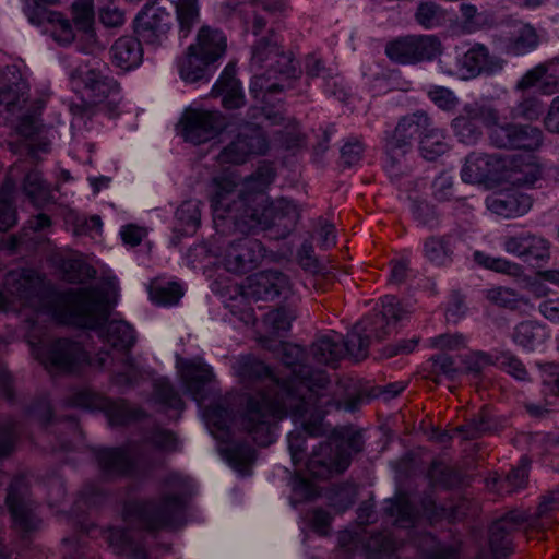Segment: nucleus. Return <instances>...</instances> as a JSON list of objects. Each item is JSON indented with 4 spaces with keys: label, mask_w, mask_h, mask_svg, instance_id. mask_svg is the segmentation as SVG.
Instances as JSON below:
<instances>
[{
    "label": "nucleus",
    "mask_w": 559,
    "mask_h": 559,
    "mask_svg": "<svg viewBox=\"0 0 559 559\" xmlns=\"http://www.w3.org/2000/svg\"><path fill=\"white\" fill-rule=\"evenodd\" d=\"M23 190L26 197L29 198L37 207L50 201V189L44 181L41 173L37 169L31 170L26 177H24Z\"/></svg>",
    "instance_id": "40"
},
{
    "label": "nucleus",
    "mask_w": 559,
    "mask_h": 559,
    "mask_svg": "<svg viewBox=\"0 0 559 559\" xmlns=\"http://www.w3.org/2000/svg\"><path fill=\"white\" fill-rule=\"evenodd\" d=\"M110 549L121 559H154L152 558L138 534L120 527H110L105 533Z\"/></svg>",
    "instance_id": "27"
},
{
    "label": "nucleus",
    "mask_w": 559,
    "mask_h": 559,
    "mask_svg": "<svg viewBox=\"0 0 559 559\" xmlns=\"http://www.w3.org/2000/svg\"><path fill=\"white\" fill-rule=\"evenodd\" d=\"M528 462L525 459H521L516 467L512 468L509 474L501 479L498 475H495L487 479V487L491 490H497L500 495H509V492H515L525 486L527 477Z\"/></svg>",
    "instance_id": "34"
},
{
    "label": "nucleus",
    "mask_w": 559,
    "mask_h": 559,
    "mask_svg": "<svg viewBox=\"0 0 559 559\" xmlns=\"http://www.w3.org/2000/svg\"><path fill=\"white\" fill-rule=\"evenodd\" d=\"M472 260L485 270L508 274L509 276H516L521 271V267L516 263L501 257H491L483 251H474Z\"/></svg>",
    "instance_id": "43"
},
{
    "label": "nucleus",
    "mask_w": 559,
    "mask_h": 559,
    "mask_svg": "<svg viewBox=\"0 0 559 559\" xmlns=\"http://www.w3.org/2000/svg\"><path fill=\"white\" fill-rule=\"evenodd\" d=\"M143 47L131 36L117 39L110 48L111 62L123 71L136 68L143 61Z\"/></svg>",
    "instance_id": "29"
},
{
    "label": "nucleus",
    "mask_w": 559,
    "mask_h": 559,
    "mask_svg": "<svg viewBox=\"0 0 559 559\" xmlns=\"http://www.w3.org/2000/svg\"><path fill=\"white\" fill-rule=\"evenodd\" d=\"M385 53L389 58L400 63H414V40L413 36H406L390 43Z\"/></svg>",
    "instance_id": "53"
},
{
    "label": "nucleus",
    "mask_w": 559,
    "mask_h": 559,
    "mask_svg": "<svg viewBox=\"0 0 559 559\" xmlns=\"http://www.w3.org/2000/svg\"><path fill=\"white\" fill-rule=\"evenodd\" d=\"M201 206L198 200H187L177 209L176 227L183 235H192L201 225Z\"/></svg>",
    "instance_id": "36"
},
{
    "label": "nucleus",
    "mask_w": 559,
    "mask_h": 559,
    "mask_svg": "<svg viewBox=\"0 0 559 559\" xmlns=\"http://www.w3.org/2000/svg\"><path fill=\"white\" fill-rule=\"evenodd\" d=\"M385 510L391 516L396 518L395 522L401 527L413 526L418 515V511L413 507L409 498L403 493L395 497L394 500H390Z\"/></svg>",
    "instance_id": "42"
},
{
    "label": "nucleus",
    "mask_w": 559,
    "mask_h": 559,
    "mask_svg": "<svg viewBox=\"0 0 559 559\" xmlns=\"http://www.w3.org/2000/svg\"><path fill=\"white\" fill-rule=\"evenodd\" d=\"M72 15L78 29L91 33L95 16L93 0H75L72 3Z\"/></svg>",
    "instance_id": "52"
},
{
    "label": "nucleus",
    "mask_w": 559,
    "mask_h": 559,
    "mask_svg": "<svg viewBox=\"0 0 559 559\" xmlns=\"http://www.w3.org/2000/svg\"><path fill=\"white\" fill-rule=\"evenodd\" d=\"M304 522L316 533L325 536L330 532L331 515L328 511L316 509L302 518Z\"/></svg>",
    "instance_id": "56"
},
{
    "label": "nucleus",
    "mask_w": 559,
    "mask_h": 559,
    "mask_svg": "<svg viewBox=\"0 0 559 559\" xmlns=\"http://www.w3.org/2000/svg\"><path fill=\"white\" fill-rule=\"evenodd\" d=\"M499 121L500 114L488 99L474 100L461 108L451 121V129L457 142L475 145L483 139L485 127L491 140V129L499 126Z\"/></svg>",
    "instance_id": "13"
},
{
    "label": "nucleus",
    "mask_w": 559,
    "mask_h": 559,
    "mask_svg": "<svg viewBox=\"0 0 559 559\" xmlns=\"http://www.w3.org/2000/svg\"><path fill=\"white\" fill-rule=\"evenodd\" d=\"M432 123L425 111H417L403 117L385 146L384 169L392 180L399 179L406 171L403 158L411 148L412 141L423 136Z\"/></svg>",
    "instance_id": "12"
},
{
    "label": "nucleus",
    "mask_w": 559,
    "mask_h": 559,
    "mask_svg": "<svg viewBox=\"0 0 559 559\" xmlns=\"http://www.w3.org/2000/svg\"><path fill=\"white\" fill-rule=\"evenodd\" d=\"M543 143V131L533 126L500 123L491 129V144L499 148L537 150Z\"/></svg>",
    "instance_id": "21"
},
{
    "label": "nucleus",
    "mask_w": 559,
    "mask_h": 559,
    "mask_svg": "<svg viewBox=\"0 0 559 559\" xmlns=\"http://www.w3.org/2000/svg\"><path fill=\"white\" fill-rule=\"evenodd\" d=\"M269 148V141L260 126L245 122L237 128L235 139L219 153L218 162L224 165H241L251 156L262 155Z\"/></svg>",
    "instance_id": "16"
},
{
    "label": "nucleus",
    "mask_w": 559,
    "mask_h": 559,
    "mask_svg": "<svg viewBox=\"0 0 559 559\" xmlns=\"http://www.w3.org/2000/svg\"><path fill=\"white\" fill-rule=\"evenodd\" d=\"M262 243L251 237L230 242L222 254V264L228 272L245 274L252 271L264 258Z\"/></svg>",
    "instance_id": "19"
},
{
    "label": "nucleus",
    "mask_w": 559,
    "mask_h": 559,
    "mask_svg": "<svg viewBox=\"0 0 559 559\" xmlns=\"http://www.w3.org/2000/svg\"><path fill=\"white\" fill-rule=\"evenodd\" d=\"M425 258L437 266H444L451 262L452 248L447 236H431L424 241Z\"/></svg>",
    "instance_id": "39"
},
{
    "label": "nucleus",
    "mask_w": 559,
    "mask_h": 559,
    "mask_svg": "<svg viewBox=\"0 0 559 559\" xmlns=\"http://www.w3.org/2000/svg\"><path fill=\"white\" fill-rule=\"evenodd\" d=\"M177 20L179 23V36L186 38L198 21V2L195 0H177Z\"/></svg>",
    "instance_id": "47"
},
{
    "label": "nucleus",
    "mask_w": 559,
    "mask_h": 559,
    "mask_svg": "<svg viewBox=\"0 0 559 559\" xmlns=\"http://www.w3.org/2000/svg\"><path fill=\"white\" fill-rule=\"evenodd\" d=\"M415 19H417L418 24L430 29L440 26L445 15L441 7L435 1H424L417 5Z\"/></svg>",
    "instance_id": "48"
},
{
    "label": "nucleus",
    "mask_w": 559,
    "mask_h": 559,
    "mask_svg": "<svg viewBox=\"0 0 559 559\" xmlns=\"http://www.w3.org/2000/svg\"><path fill=\"white\" fill-rule=\"evenodd\" d=\"M72 90L81 96L83 104H73L70 111L73 122L91 118L93 108L104 112H114L120 102V86L107 74L99 62H79L69 73Z\"/></svg>",
    "instance_id": "7"
},
{
    "label": "nucleus",
    "mask_w": 559,
    "mask_h": 559,
    "mask_svg": "<svg viewBox=\"0 0 559 559\" xmlns=\"http://www.w3.org/2000/svg\"><path fill=\"white\" fill-rule=\"evenodd\" d=\"M548 337L545 325L536 322H523L514 328L513 341L527 350L538 348Z\"/></svg>",
    "instance_id": "35"
},
{
    "label": "nucleus",
    "mask_w": 559,
    "mask_h": 559,
    "mask_svg": "<svg viewBox=\"0 0 559 559\" xmlns=\"http://www.w3.org/2000/svg\"><path fill=\"white\" fill-rule=\"evenodd\" d=\"M275 178L272 166L264 164L240 183L234 170L215 176L210 186L214 223L217 229L240 231L266 229L285 222L288 226L299 216L296 204L285 198L271 201L266 193Z\"/></svg>",
    "instance_id": "3"
},
{
    "label": "nucleus",
    "mask_w": 559,
    "mask_h": 559,
    "mask_svg": "<svg viewBox=\"0 0 559 559\" xmlns=\"http://www.w3.org/2000/svg\"><path fill=\"white\" fill-rule=\"evenodd\" d=\"M460 11L462 14L463 27L467 33H474L479 29L490 27L495 23L493 13L487 10L479 11L474 4L461 3Z\"/></svg>",
    "instance_id": "41"
},
{
    "label": "nucleus",
    "mask_w": 559,
    "mask_h": 559,
    "mask_svg": "<svg viewBox=\"0 0 559 559\" xmlns=\"http://www.w3.org/2000/svg\"><path fill=\"white\" fill-rule=\"evenodd\" d=\"M192 46L197 53L214 62L225 53L226 37L221 31L204 26L197 36V45Z\"/></svg>",
    "instance_id": "32"
},
{
    "label": "nucleus",
    "mask_w": 559,
    "mask_h": 559,
    "mask_svg": "<svg viewBox=\"0 0 559 559\" xmlns=\"http://www.w3.org/2000/svg\"><path fill=\"white\" fill-rule=\"evenodd\" d=\"M17 485L19 481H15L10 486L7 503L15 527L21 532H31L38 527L40 519L35 512L32 499L24 493H20Z\"/></svg>",
    "instance_id": "26"
},
{
    "label": "nucleus",
    "mask_w": 559,
    "mask_h": 559,
    "mask_svg": "<svg viewBox=\"0 0 559 559\" xmlns=\"http://www.w3.org/2000/svg\"><path fill=\"white\" fill-rule=\"evenodd\" d=\"M544 112L543 103L535 97L523 98L512 110L511 114L514 118L522 117L527 120L538 119Z\"/></svg>",
    "instance_id": "55"
},
{
    "label": "nucleus",
    "mask_w": 559,
    "mask_h": 559,
    "mask_svg": "<svg viewBox=\"0 0 559 559\" xmlns=\"http://www.w3.org/2000/svg\"><path fill=\"white\" fill-rule=\"evenodd\" d=\"M235 72L234 64H227L212 90L213 95L222 97L225 108H240L243 104L242 88Z\"/></svg>",
    "instance_id": "30"
},
{
    "label": "nucleus",
    "mask_w": 559,
    "mask_h": 559,
    "mask_svg": "<svg viewBox=\"0 0 559 559\" xmlns=\"http://www.w3.org/2000/svg\"><path fill=\"white\" fill-rule=\"evenodd\" d=\"M486 205L500 217H521L532 209V199L518 191L500 192L488 197Z\"/></svg>",
    "instance_id": "28"
},
{
    "label": "nucleus",
    "mask_w": 559,
    "mask_h": 559,
    "mask_svg": "<svg viewBox=\"0 0 559 559\" xmlns=\"http://www.w3.org/2000/svg\"><path fill=\"white\" fill-rule=\"evenodd\" d=\"M546 175V169L532 156L503 157L501 183L513 186H533Z\"/></svg>",
    "instance_id": "23"
},
{
    "label": "nucleus",
    "mask_w": 559,
    "mask_h": 559,
    "mask_svg": "<svg viewBox=\"0 0 559 559\" xmlns=\"http://www.w3.org/2000/svg\"><path fill=\"white\" fill-rule=\"evenodd\" d=\"M296 319V312L292 307H281L270 311L264 318V326L267 331L265 337H270L273 342L272 336L278 337V340L286 334L292 325V322Z\"/></svg>",
    "instance_id": "37"
},
{
    "label": "nucleus",
    "mask_w": 559,
    "mask_h": 559,
    "mask_svg": "<svg viewBox=\"0 0 559 559\" xmlns=\"http://www.w3.org/2000/svg\"><path fill=\"white\" fill-rule=\"evenodd\" d=\"M251 86L249 92L257 99L265 100L267 94L275 93L285 87L281 82H270L278 73L281 80H292L298 76V71L290 55L280 47L278 36L271 32L260 38L251 50Z\"/></svg>",
    "instance_id": "8"
},
{
    "label": "nucleus",
    "mask_w": 559,
    "mask_h": 559,
    "mask_svg": "<svg viewBox=\"0 0 559 559\" xmlns=\"http://www.w3.org/2000/svg\"><path fill=\"white\" fill-rule=\"evenodd\" d=\"M448 150L444 131L431 123L421 139H419V152L425 159L432 162Z\"/></svg>",
    "instance_id": "38"
},
{
    "label": "nucleus",
    "mask_w": 559,
    "mask_h": 559,
    "mask_svg": "<svg viewBox=\"0 0 559 559\" xmlns=\"http://www.w3.org/2000/svg\"><path fill=\"white\" fill-rule=\"evenodd\" d=\"M415 62L432 60L442 55V44L435 35L413 36Z\"/></svg>",
    "instance_id": "45"
},
{
    "label": "nucleus",
    "mask_w": 559,
    "mask_h": 559,
    "mask_svg": "<svg viewBox=\"0 0 559 559\" xmlns=\"http://www.w3.org/2000/svg\"><path fill=\"white\" fill-rule=\"evenodd\" d=\"M519 90L536 87L544 95L559 92V60H549L537 64L518 82Z\"/></svg>",
    "instance_id": "25"
},
{
    "label": "nucleus",
    "mask_w": 559,
    "mask_h": 559,
    "mask_svg": "<svg viewBox=\"0 0 559 559\" xmlns=\"http://www.w3.org/2000/svg\"><path fill=\"white\" fill-rule=\"evenodd\" d=\"M14 185L8 181L0 189V230H7L16 222V212L13 205Z\"/></svg>",
    "instance_id": "46"
},
{
    "label": "nucleus",
    "mask_w": 559,
    "mask_h": 559,
    "mask_svg": "<svg viewBox=\"0 0 559 559\" xmlns=\"http://www.w3.org/2000/svg\"><path fill=\"white\" fill-rule=\"evenodd\" d=\"M154 399L166 408L183 409V402L169 384V380L159 378L154 381Z\"/></svg>",
    "instance_id": "50"
},
{
    "label": "nucleus",
    "mask_w": 559,
    "mask_h": 559,
    "mask_svg": "<svg viewBox=\"0 0 559 559\" xmlns=\"http://www.w3.org/2000/svg\"><path fill=\"white\" fill-rule=\"evenodd\" d=\"M503 157L499 154L471 153L461 168L466 183H501Z\"/></svg>",
    "instance_id": "22"
},
{
    "label": "nucleus",
    "mask_w": 559,
    "mask_h": 559,
    "mask_svg": "<svg viewBox=\"0 0 559 559\" xmlns=\"http://www.w3.org/2000/svg\"><path fill=\"white\" fill-rule=\"evenodd\" d=\"M404 313L395 296H385L382 309L355 324L345 342L341 333L332 331L313 343L312 355L318 362L325 365L337 362L345 353L356 361L364 359L371 343L389 335Z\"/></svg>",
    "instance_id": "4"
},
{
    "label": "nucleus",
    "mask_w": 559,
    "mask_h": 559,
    "mask_svg": "<svg viewBox=\"0 0 559 559\" xmlns=\"http://www.w3.org/2000/svg\"><path fill=\"white\" fill-rule=\"evenodd\" d=\"M262 343L267 349L281 352L285 370L284 378H280L281 391L288 402L289 417L300 427L287 435L288 451L297 467L290 496L295 507L318 495L308 476L325 479L332 473L344 472L350 456L364 448V439L359 431L347 427L330 432L324 416L331 408H340L341 403L326 373L301 362L300 346L270 337H263Z\"/></svg>",
    "instance_id": "1"
},
{
    "label": "nucleus",
    "mask_w": 559,
    "mask_h": 559,
    "mask_svg": "<svg viewBox=\"0 0 559 559\" xmlns=\"http://www.w3.org/2000/svg\"><path fill=\"white\" fill-rule=\"evenodd\" d=\"M526 236L527 231L506 235L501 239V247L508 254L522 259L524 257Z\"/></svg>",
    "instance_id": "59"
},
{
    "label": "nucleus",
    "mask_w": 559,
    "mask_h": 559,
    "mask_svg": "<svg viewBox=\"0 0 559 559\" xmlns=\"http://www.w3.org/2000/svg\"><path fill=\"white\" fill-rule=\"evenodd\" d=\"M49 22L52 24L53 38L62 45L70 44L74 38V33L71 24L60 13L51 12L48 16Z\"/></svg>",
    "instance_id": "54"
},
{
    "label": "nucleus",
    "mask_w": 559,
    "mask_h": 559,
    "mask_svg": "<svg viewBox=\"0 0 559 559\" xmlns=\"http://www.w3.org/2000/svg\"><path fill=\"white\" fill-rule=\"evenodd\" d=\"M338 545L346 552H390L395 549L391 538L377 535L368 538L366 528L356 526L354 531L346 530L338 536Z\"/></svg>",
    "instance_id": "24"
},
{
    "label": "nucleus",
    "mask_w": 559,
    "mask_h": 559,
    "mask_svg": "<svg viewBox=\"0 0 559 559\" xmlns=\"http://www.w3.org/2000/svg\"><path fill=\"white\" fill-rule=\"evenodd\" d=\"M178 444L173 432L154 428L141 441H131L123 448H102L96 456L108 476H140L160 462L158 452L175 451Z\"/></svg>",
    "instance_id": "6"
},
{
    "label": "nucleus",
    "mask_w": 559,
    "mask_h": 559,
    "mask_svg": "<svg viewBox=\"0 0 559 559\" xmlns=\"http://www.w3.org/2000/svg\"><path fill=\"white\" fill-rule=\"evenodd\" d=\"M539 43L536 29L532 25L522 24L514 28L504 41V50L512 56H523L537 48Z\"/></svg>",
    "instance_id": "33"
},
{
    "label": "nucleus",
    "mask_w": 559,
    "mask_h": 559,
    "mask_svg": "<svg viewBox=\"0 0 559 559\" xmlns=\"http://www.w3.org/2000/svg\"><path fill=\"white\" fill-rule=\"evenodd\" d=\"M431 373L436 381H456L462 370L455 367L453 359L447 354H440L432 358Z\"/></svg>",
    "instance_id": "51"
},
{
    "label": "nucleus",
    "mask_w": 559,
    "mask_h": 559,
    "mask_svg": "<svg viewBox=\"0 0 559 559\" xmlns=\"http://www.w3.org/2000/svg\"><path fill=\"white\" fill-rule=\"evenodd\" d=\"M15 438V424L8 420L0 426V456L8 454L13 447Z\"/></svg>",
    "instance_id": "64"
},
{
    "label": "nucleus",
    "mask_w": 559,
    "mask_h": 559,
    "mask_svg": "<svg viewBox=\"0 0 559 559\" xmlns=\"http://www.w3.org/2000/svg\"><path fill=\"white\" fill-rule=\"evenodd\" d=\"M413 217L419 224L433 228L438 225V214L436 209L428 203H417L412 210Z\"/></svg>",
    "instance_id": "60"
},
{
    "label": "nucleus",
    "mask_w": 559,
    "mask_h": 559,
    "mask_svg": "<svg viewBox=\"0 0 559 559\" xmlns=\"http://www.w3.org/2000/svg\"><path fill=\"white\" fill-rule=\"evenodd\" d=\"M186 391L203 411V418L211 435L221 441V453L228 464L242 473L254 460V450L247 442H238L236 433H243L259 445H267L277 438L276 424L289 415V405L281 391L280 378L262 361L252 356H239L231 369L243 383H260L262 390L248 397L242 414L235 418L229 397H218L205 406L215 395L213 371L201 360H180L177 364Z\"/></svg>",
    "instance_id": "2"
},
{
    "label": "nucleus",
    "mask_w": 559,
    "mask_h": 559,
    "mask_svg": "<svg viewBox=\"0 0 559 559\" xmlns=\"http://www.w3.org/2000/svg\"><path fill=\"white\" fill-rule=\"evenodd\" d=\"M462 362L464 371L471 374H479L486 367L491 365L492 358L484 352H471L464 355Z\"/></svg>",
    "instance_id": "57"
},
{
    "label": "nucleus",
    "mask_w": 559,
    "mask_h": 559,
    "mask_svg": "<svg viewBox=\"0 0 559 559\" xmlns=\"http://www.w3.org/2000/svg\"><path fill=\"white\" fill-rule=\"evenodd\" d=\"M293 293L289 277L281 271H260L249 275L241 286V295L253 300L288 298Z\"/></svg>",
    "instance_id": "18"
},
{
    "label": "nucleus",
    "mask_w": 559,
    "mask_h": 559,
    "mask_svg": "<svg viewBox=\"0 0 559 559\" xmlns=\"http://www.w3.org/2000/svg\"><path fill=\"white\" fill-rule=\"evenodd\" d=\"M170 14L157 3H147L134 20V32L153 46L162 45L170 29Z\"/></svg>",
    "instance_id": "20"
},
{
    "label": "nucleus",
    "mask_w": 559,
    "mask_h": 559,
    "mask_svg": "<svg viewBox=\"0 0 559 559\" xmlns=\"http://www.w3.org/2000/svg\"><path fill=\"white\" fill-rule=\"evenodd\" d=\"M69 404L75 407L87 409H102L108 416L111 425L120 426L143 417L139 408L130 407L123 401H112L100 396L90 390H79L72 394Z\"/></svg>",
    "instance_id": "17"
},
{
    "label": "nucleus",
    "mask_w": 559,
    "mask_h": 559,
    "mask_svg": "<svg viewBox=\"0 0 559 559\" xmlns=\"http://www.w3.org/2000/svg\"><path fill=\"white\" fill-rule=\"evenodd\" d=\"M428 96L441 110H452L456 108L459 104L454 93L442 86L431 87L428 92Z\"/></svg>",
    "instance_id": "58"
},
{
    "label": "nucleus",
    "mask_w": 559,
    "mask_h": 559,
    "mask_svg": "<svg viewBox=\"0 0 559 559\" xmlns=\"http://www.w3.org/2000/svg\"><path fill=\"white\" fill-rule=\"evenodd\" d=\"M211 63L209 59L195 51L194 46H189L187 53L177 60V70L181 80L186 83L209 81V66Z\"/></svg>",
    "instance_id": "31"
},
{
    "label": "nucleus",
    "mask_w": 559,
    "mask_h": 559,
    "mask_svg": "<svg viewBox=\"0 0 559 559\" xmlns=\"http://www.w3.org/2000/svg\"><path fill=\"white\" fill-rule=\"evenodd\" d=\"M194 487L189 477L173 473L165 480L158 498L147 502H127L123 521L148 531H173L182 524L186 497Z\"/></svg>",
    "instance_id": "5"
},
{
    "label": "nucleus",
    "mask_w": 559,
    "mask_h": 559,
    "mask_svg": "<svg viewBox=\"0 0 559 559\" xmlns=\"http://www.w3.org/2000/svg\"><path fill=\"white\" fill-rule=\"evenodd\" d=\"M438 66L444 74L468 80L480 74L493 75L501 72L504 60L491 55L484 45L476 44L465 52H456L454 58L451 55L440 57Z\"/></svg>",
    "instance_id": "14"
},
{
    "label": "nucleus",
    "mask_w": 559,
    "mask_h": 559,
    "mask_svg": "<svg viewBox=\"0 0 559 559\" xmlns=\"http://www.w3.org/2000/svg\"><path fill=\"white\" fill-rule=\"evenodd\" d=\"M364 153V146L357 140H349L344 144L341 150V157L347 167H352V165H356L361 154Z\"/></svg>",
    "instance_id": "63"
},
{
    "label": "nucleus",
    "mask_w": 559,
    "mask_h": 559,
    "mask_svg": "<svg viewBox=\"0 0 559 559\" xmlns=\"http://www.w3.org/2000/svg\"><path fill=\"white\" fill-rule=\"evenodd\" d=\"M180 134L183 140L200 145L216 138L224 129L233 126L216 109L187 107L180 118Z\"/></svg>",
    "instance_id": "15"
},
{
    "label": "nucleus",
    "mask_w": 559,
    "mask_h": 559,
    "mask_svg": "<svg viewBox=\"0 0 559 559\" xmlns=\"http://www.w3.org/2000/svg\"><path fill=\"white\" fill-rule=\"evenodd\" d=\"M182 295L183 289L178 282H155L150 287L152 301L162 306L177 304Z\"/></svg>",
    "instance_id": "44"
},
{
    "label": "nucleus",
    "mask_w": 559,
    "mask_h": 559,
    "mask_svg": "<svg viewBox=\"0 0 559 559\" xmlns=\"http://www.w3.org/2000/svg\"><path fill=\"white\" fill-rule=\"evenodd\" d=\"M465 336L459 333H445L432 338V345L440 349H459L465 346Z\"/></svg>",
    "instance_id": "62"
},
{
    "label": "nucleus",
    "mask_w": 559,
    "mask_h": 559,
    "mask_svg": "<svg viewBox=\"0 0 559 559\" xmlns=\"http://www.w3.org/2000/svg\"><path fill=\"white\" fill-rule=\"evenodd\" d=\"M28 343L34 356L51 374L78 373L90 362L84 346L69 338L36 342V335L28 334Z\"/></svg>",
    "instance_id": "11"
},
{
    "label": "nucleus",
    "mask_w": 559,
    "mask_h": 559,
    "mask_svg": "<svg viewBox=\"0 0 559 559\" xmlns=\"http://www.w3.org/2000/svg\"><path fill=\"white\" fill-rule=\"evenodd\" d=\"M559 510V491H550L544 497L534 513L512 510L497 520L490 528V547L495 554L506 556L511 551V534L515 531H542L552 523L550 514Z\"/></svg>",
    "instance_id": "9"
},
{
    "label": "nucleus",
    "mask_w": 559,
    "mask_h": 559,
    "mask_svg": "<svg viewBox=\"0 0 559 559\" xmlns=\"http://www.w3.org/2000/svg\"><path fill=\"white\" fill-rule=\"evenodd\" d=\"M524 257L521 260L525 262L545 261L550 257V243L544 237L528 233L524 247Z\"/></svg>",
    "instance_id": "49"
},
{
    "label": "nucleus",
    "mask_w": 559,
    "mask_h": 559,
    "mask_svg": "<svg viewBox=\"0 0 559 559\" xmlns=\"http://www.w3.org/2000/svg\"><path fill=\"white\" fill-rule=\"evenodd\" d=\"M559 510V491H550L544 497L534 513L512 510L497 520L490 528V547L495 554L506 556L511 551V534L515 531H542L552 523L550 514Z\"/></svg>",
    "instance_id": "10"
},
{
    "label": "nucleus",
    "mask_w": 559,
    "mask_h": 559,
    "mask_svg": "<svg viewBox=\"0 0 559 559\" xmlns=\"http://www.w3.org/2000/svg\"><path fill=\"white\" fill-rule=\"evenodd\" d=\"M499 366L519 381L526 379V370L521 361L511 354L504 353L497 359Z\"/></svg>",
    "instance_id": "61"
}]
</instances>
